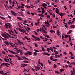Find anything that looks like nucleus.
Masks as SVG:
<instances>
[{
    "instance_id": "4c0bfd02",
    "label": "nucleus",
    "mask_w": 75,
    "mask_h": 75,
    "mask_svg": "<svg viewBox=\"0 0 75 75\" xmlns=\"http://www.w3.org/2000/svg\"><path fill=\"white\" fill-rule=\"evenodd\" d=\"M50 50L52 52H53V48L52 47H50Z\"/></svg>"
},
{
    "instance_id": "4468645a",
    "label": "nucleus",
    "mask_w": 75,
    "mask_h": 75,
    "mask_svg": "<svg viewBox=\"0 0 75 75\" xmlns=\"http://www.w3.org/2000/svg\"><path fill=\"white\" fill-rule=\"evenodd\" d=\"M57 34L58 35H59L60 34V32H59V30H57Z\"/></svg>"
},
{
    "instance_id": "f03ea898",
    "label": "nucleus",
    "mask_w": 75,
    "mask_h": 75,
    "mask_svg": "<svg viewBox=\"0 0 75 75\" xmlns=\"http://www.w3.org/2000/svg\"><path fill=\"white\" fill-rule=\"evenodd\" d=\"M24 54H25V55H27L28 54V55H32V52H31L30 51H27L26 52V53H25Z\"/></svg>"
},
{
    "instance_id": "13d9d810",
    "label": "nucleus",
    "mask_w": 75,
    "mask_h": 75,
    "mask_svg": "<svg viewBox=\"0 0 75 75\" xmlns=\"http://www.w3.org/2000/svg\"><path fill=\"white\" fill-rule=\"evenodd\" d=\"M55 53L56 54V55H58V52H57V51H56Z\"/></svg>"
},
{
    "instance_id": "393cba45",
    "label": "nucleus",
    "mask_w": 75,
    "mask_h": 75,
    "mask_svg": "<svg viewBox=\"0 0 75 75\" xmlns=\"http://www.w3.org/2000/svg\"><path fill=\"white\" fill-rule=\"evenodd\" d=\"M57 66L56 65H55V64H54L53 65L54 68H57Z\"/></svg>"
},
{
    "instance_id": "4be33fe9",
    "label": "nucleus",
    "mask_w": 75,
    "mask_h": 75,
    "mask_svg": "<svg viewBox=\"0 0 75 75\" xmlns=\"http://www.w3.org/2000/svg\"><path fill=\"white\" fill-rule=\"evenodd\" d=\"M38 16H40V17H44V15L42 14H40L38 15Z\"/></svg>"
},
{
    "instance_id": "7ed1b4c3",
    "label": "nucleus",
    "mask_w": 75,
    "mask_h": 75,
    "mask_svg": "<svg viewBox=\"0 0 75 75\" xmlns=\"http://www.w3.org/2000/svg\"><path fill=\"white\" fill-rule=\"evenodd\" d=\"M32 37L34 38H35V39H36V40H38L39 41L40 40V38H38L37 37H35V36L34 35H32Z\"/></svg>"
},
{
    "instance_id": "de8ad7c7",
    "label": "nucleus",
    "mask_w": 75,
    "mask_h": 75,
    "mask_svg": "<svg viewBox=\"0 0 75 75\" xmlns=\"http://www.w3.org/2000/svg\"><path fill=\"white\" fill-rule=\"evenodd\" d=\"M6 35H8V37H11V36H10V35H9V34H8L6 33Z\"/></svg>"
},
{
    "instance_id": "052dcab7",
    "label": "nucleus",
    "mask_w": 75,
    "mask_h": 75,
    "mask_svg": "<svg viewBox=\"0 0 75 75\" xmlns=\"http://www.w3.org/2000/svg\"><path fill=\"white\" fill-rule=\"evenodd\" d=\"M34 33H35V34H36V35H38V33H37V32H35V31H34Z\"/></svg>"
},
{
    "instance_id": "b1692460",
    "label": "nucleus",
    "mask_w": 75,
    "mask_h": 75,
    "mask_svg": "<svg viewBox=\"0 0 75 75\" xmlns=\"http://www.w3.org/2000/svg\"><path fill=\"white\" fill-rule=\"evenodd\" d=\"M33 54L34 55H35V57H36V56H37V53L36 52H34L33 53Z\"/></svg>"
},
{
    "instance_id": "e433bc0d",
    "label": "nucleus",
    "mask_w": 75,
    "mask_h": 75,
    "mask_svg": "<svg viewBox=\"0 0 75 75\" xmlns=\"http://www.w3.org/2000/svg\"><path fill=\"white\" fill-rule=\"evenodd\" d=\"M6 27L7 28H8V25L7 24H5V25Z\"/></svg>"
},
{
    "instance_id": "49530a36",
    "label": "nucleus",
    "mask_w": 75,
    "mask_h": 75,
    "mask_svg": "<svg viewBox=\"0 0 75 75\" xmlns=\"http://www.w3.org/2000/svg\"><path fill=\"white\" fill-rule=\"evenodd\" d=\"M40 37L41 38V39H42V40H44V38H43V37L41 36H40Z\"/></svg>"
},
{
    "instance_id": "f704fd0d",
    "label": "nucleus",
    "mask_w": 75,
    "mask_h": 75,
    "mask_svg": "<svg viewBox=\"0 0 75 75\" xmlns=\"http://www.w3.org/2000/svg\"><path fill=\"white\" fill-rule=\"evenodd\" d=\"M42 51H45V49L43 47H42Z\"/></svg>"
},
{
    "instance_id": "bf43d9fd",
    "label": "nucleus",
    "mask_w": 75,
    "mask_h": 75,
    "mask_svg": "<svg viewBox=\"0 0 75 75\" xmlns=\"http://www.w3.org/2000/svg\"><path fill=\"white\" fill-rule=\"evenodd\" d=\"M64 8H65V10H67V7H66V6H64Z\"/></svg>"
},
{
    "instance_id": "603ef678",
    "label": "nucleus",
    "mask_w": 75,
    "mask_h": 75,
    "mask_svg": "<svg viewBox=\"0 0 75 75\" xmlns=\"http://www.w3.org/2000/svg\"><path fill=\"white\" fill-rule=\"evenodd\" d=\"M38 59L39 60H38V62H39V64H41V62H40V59Z\"/></svg>"
},
{
    "instance_id": "0e129e2a",
    "label": "nucleus",
    "mask_w": 75,
    "mask_h": 75,
    "mask_svg": "<svg viewBox=\"0 0 75 75\" xmlns=\"http://www.w3.org/2000/svg\"><path fill=\"white\" fill-rule=\"evenodd\" d=\"M41 9L42 10V11L43 10H44V9L42 7H41Z\"/></svg>"
},
{
    "instance_id": "a19ab883",
    "label": "nucleus",
    "mask_w": 75,
    "mask_h": 75,
    "mask_svg": "<svg viewBox=\"0 0 75 75\" xmlns=\"http://www.w3.org/2000/svg\"><path fill=\"white\" fill-rule=\"evenodd\" d=\"M9 44L11 45L13 47H14V46L12 45V43L9 42Z\"/></svg>"
},
{
    "instance_id": "864d4df0",
    "label": "nucleus",
    "mask_w": 75,
    "mask_h": 75,
    "mask_svg": "<svg viewBox=\"0 0 75 75\" xmlns=\"http://www.w3.org/2000/svg\"><path fill=\"white\" fill-rule=\"evenodd\" d=\"M27 65H28L27 64H25L23 65V67H25L26 66H27Z\"/></svg>"
},
{
    "instance_id": "bb28decb",
    "label": "nucleus",
    "mask_w": 75,
    "mask_h": 75,
    "mask_svg": "<svg viewBox=\"0 0 75 75\" xmlns=\"http://www.w3.org/2000/svg\"><path fill=\"white\" fill-rule=\"evenodd\" d=\"M17 19H18V20H20V21L22 20V19L20 17H17Z\"/></svg>"
},
{
    "instance_id": "09e8293b",
    "label": "nucleus",
    "mask_w": 75,
    "mask_h": 75,
    "mask_svg": "<svg viewBox=\"0 0 75 75\" xmlns=\"http://www.w3.org/2000/svg\"><path fill=\"white\" fill-rule=\"evenodd\" d=\"M34 44L35 45V47H38V45H37V44H36V43H34Z\"/></svg>"
},
{
    "instance_id": "338daca9",
    "label": "nucleus",
    "mask_w": 75,
    "mask_h": 75,
    "mask_svg": "<svg viewBox=\"0 0 75 75\" xmlns=\"http://www.w3.org/2000/svg\"><path fill=\"white\" fill-rule=\"evenodd\" d=\"M64 15L63 13H61V14H60V16H63Z\"/></svg>"
},
{
    "instance_id": "2f4dec72",
    "label": "nucleus",
    "mask_w": 75,
    "mask_h": 75,
    "mask_svg": "<svg viewBox=\"0 0 75 75\" xmlns=\"http://www.w3.org/2000/svg\"><path fill=\"white\" fill-rule=\"evenodd\" d=\"M70 57V58L71 59H74V56H71Z\"/></svg>"
},
{
    "instance_id": "f3484780",
    "label": "nucleus",
    "mask_w": 75,
    "mask_h": 75,
    "mask_svg": "<svg viewBox=\"0 0 75 75\" xmlns=\"http://www.w3.org/2000/svg\"><path fill=\"white\" fill-rule=\"evenodd\" d=\"M75 71L74 70H73V71L71 70V75H73V74H74V73L75 72Z\"/></svg>"
},
{
    "instance_id": "a18cd8bd",
    "label": "nucleus",
    "mask_w": 75,
    "mask_h": 75,
    "mask_svg": "<svg viewBox=\"0 0 75 75\" xmlns=\"http://www.w3.org/2000/svg\"><path fill=\"white\" fill-rule=\"evenodd\" d=\"M51 60H52V61H55V62H56V61H57L58 60H57V59H55L54 60L51 59Z\"/></svg>"
},
{
    "instance_id": "473e14b6",
    "label": "nucleus",
    "mask_w": 75,
    "mask_h": 75,
    "mask_svg": "<svg viewBox=\"0 0 75 75\" xmlns=\"http://www.w3.org/2000/svg\"><path fill=\"white\" fill-rule=\"evenodd\" d=\"M23 62H25V63H29L28 62L27 60H25Z\"/></svg>"
},
{
    "instance_id": "2eb2a0df",
    "label": "nucleus",
    "mask_w": 75,
    "mask_h": 75,
    "mask_svg": "<svg viewBox=\"0 0 75 75\" xmlns=\"http://www.w3.org/2000/svg\"><path fill=\"white\" fill-rule=\"evenodd\" d=\"M59 9H58V8H56V13H59Z\"/></svg>"
},
{
    "instance_id": "f257e3e1",
    "label": "nucleus",
    "mask_w": 75,
    "mask_h": 75,
    "mask_svg": "<svg viewBox=\"0 0 75 75\" xmlns=\"http://www.w3.org/2000/svg\"><path fill=\"white\" fill-rule=\"evenodd\" d=\"M40 32L42 31V33H44L45 34H46L47 33V32H46L45 30H44L43 28H40Z\"/></svg>"
},
{
    "instance_id": "e2e57ef3",
    "label": "nucleus",
    "mask_w": 75,
    "mask_h": 75,
    "mask_svg": "<svg viewBox=\"0 0 75 75\" xmlns=\"http://www.w3.org/2000/svg\"><path fill=\"white\" fill-rule=\"evenodd\" d=\"M48 62H49V64L50 65L51 64V61L48 60Z\"/></svg>"
},
{
    "instance_id": "a878e982",
    "label": "nucleus",
    "mask_w": 75,
    "mask_h": 75,
    "mask_svg": "<svg viewBox=\"0 0 75 75\" xmlns=\"http://www.w3.org/2000/svg\"><path fill=\"white\" fill-rule=\"evenodd\" d=\"M70 27L71 28H75V25H73L71 26H70Z\"/></svg>"
},
{
    "instance_id": "9b49d317",
    "label": "nucleus",
    "mask_w": 75,
    "mask_h": 75,
    "mask_svg": "<svg viewBox=\"0 0 75 75\" xmlns=\"http://www.w3.org/2000/svg\"><path fill=\"white\" fill-rule=\"evenodd\" d=\"M0 74H2L3 75H7V73H3V71H0Z\"/></svg>"
},
{
    "instance_id": "37998d69",
    "label": "nucleus",
    "mask_w": 75,
    "mask_h": 75,
    "mask_svg": "<svg viewBox=\"0 0 75 75\" xmlns=\"http://www.w3.org/2000/svg\"><path fill=\"white\" fill-rule=\"evenodd\" d=\"M55 72L57 74H60V72H59L57 71H55Z\"/></svg>"
},
{
    "instance_id": "f8f14e48",
    "label": "nucleus",
    "mask_w": 75,
    "mask_h": 75,
    "mask_svg": "<svg viewBox=\"0 0 75 75\" xmlns=\"http://www.w3.org/2000/svg\"><path fill=\"white\" fill-rule=\"evenodd\" d=\"M15 56H16V57H17L18 60H22V59L20 57H19V56L16 55H15Z\"/></svg>"
},
{
    "instance_id": "9d476101",
    "label": "nucleus",
    "mask_w": 75,
    "mask_h": 75,
    "mask_svg": "<svg viewBox=\"0 0 75 75\" xmlns=\"http://www.w3.org/2000/svg\"><path fill=\"white\" fill-rule=\"evenodd\" d=\"M15 49L16 50V51L18 53H20V52H21V50H20V49L18 50V48L17 47H15Z\"/></svg>"
},
{
    "instance_id": "dca6fc26",
    "label": "nucleus",
    "mask_w": 75,
    "mask_h": 75,
    "mask_svg": "<svg viewBox=\"0 0 75 75\" xmlns=\"http://www.w3.org/2000/svg\"><path fill=\"white\" fill-rule=\"evenodd\" d=\"M8 56L9 57H11V58H14L15 57V56L13 55H8Z\"/></svg>"
},
{
    "instance_id": "c9c22d12",
    "label": "nucleus",
    "mask_w": 75,
    "mask_h": 75,
    "mask_svg": "<svg viewBox=\"0 0 75 75\" xmlns=\"http://www.w3.org/2000/svg\"><path fill=\"white\" fill-rule=\"evenodd\" d=\"M34 50L35 51V52H40L39 51L37 50L36 49H34Z\"/></svg>"
},
{
    "instance_id": "a211bd4d",
    "label": "nucleus",
    "mask_w": 75,
    "mask_h": 75,
    "mask_svg": "<svg viewBox=\"0 0 75 75\" xmlns=\"http://www.w3.org/2000/svg\"><path fill=\"white\" fill-rule=\"evenodd\" d=\"M43 35H44V36L46 37H47V38H50V37L49 36V35H47L44 34Z\"/></svg>"
},
{
    "instance_id": "ea45409f",
    "label": "nucleus",
    "mask_w": 75,
    "mask_h": 75,
    "mask_svg": "<svg viewBox=\"0 0 75 75\" xmlns=\"http://www.w3.org/2000/svg\"><path fill=\"white\" fill-rule=\"evenodd\" d=\"M45 13V10L42 11V14H44Z\"/></svg>"
},
{
    "instance_id": "69168bd1",
    "label": "nucleus",
    "mask_w": 75,
    "mask_h": 75,
    "mask_svg": "<svg viewBox=\"0 0 75 75\" xmlns=\"http://www.w3.org/2000/svg\"><path fill=\"white\" fill-rule=\"evenodd\" d=\"M47 18H50V16L49 15H47Z\"/></svg>"
},
{
    "instance_id": "0eeeda50",
    "label": "nucleus",
    "mask_w": 75,
    "mask_h": 75,
    "mask_svg": "<svg viewBox=\"0 0 75 75\" xmlns=\"http://www.w3.org/2000/svg\"><path fill=\"white\" fill-rule=\"evenodd\" d=\"M6 24H8V26L9 27V28L10 29V30H12V29L11 28L12 25H11V24H10L9 23H6Z\"/></svg>"
},
{
    "instance_id": "6e6d98bb",
    "label": "nucleus",
    "mask_w": 75,
    "mask_h": 75,
    "mask_svg": "<svg viewBox=\"0 0 75 75\" xmlns=\"http://www.w3.org/2000/svg\"><path fill=\"white\" fill-rule=\"evenodd\" d=\"M47 24L49 26H50V23H49V22H48V21H47Z\"/></svg>"
},
{
    "instance_id": "20e7f679",
    "label": "nucleus",
    "mask_w": 75,
    "mask_h": 75,
    "mask_svg": "<svg viewBox=\"0 0 75 75\" xmlns=\"http://www.w3.org/2000/svg\"><path fill=\"white\" fill-rule=\"evenodd\" d=\"M16 29H18V31H20V32L24 33V32H23V31H24V29H21L18 28H16Z\"/></svg>"
},
{
    "instance_id": "423d86ee",
    "label": "nucleus",
    "mask_w": 75,
    "mask_h": 75,
    "mask_svg": "<svg viewBox=\"0 0 75 75\" xmlns=\"http://www.w3.org/2000/svg\"><path fill=\"white\" fill-rule=\"evenodd\" d=\"M10 12L11 13V14H12V15H13V16H16L17 15L16 14V13H15L14 12L12 11H10Z\"/></svg>"
},
{
    "instance_id": "3c124183",
    "label": "nucleus",
    "mask_w": 75,
    "mask_h": 75,
    "mask_svg": "<svg viewBox=\"0 0 75 75\" xmlns=\"http://www.w3.org/2000/svg\"><path fill=\"white\" fill-rule=\"evenodd\" d=\"M63 54H64V55H67V53H66L65 52H63Z\"/></svg>"
},
{
    "instance_id": "39448f33",
    "label": "nucleus",
    "mask_w": 75,
    "mask_h": 75,
    "mask_svg": "<svg viewBox=\"0 0 75 75\" xmlns=\"http://www.w3.org/2000/svg\"><path fill=\"white\" fill-rule=\"evenodd\" d=\"M2 64L6 66V67H9V66L8 65H10V64L8 63H3Z\"/></svg>"
},
{
    "instance_id": "ddd939ff",
    "label": "nucleus",
    "mask_w": 75,
    "mask_h": 75,
    "mask_svg": "<svg viewBox=\"0 0 75 75\" xmlns=\"http://www.w3.org/2000/svg\"><path fill=\"white\" fill-rule=\"evenodd\" d=\"M42 54V55H48V56L50 55V54H49V53H47L46 52H44Z\"/></svg>"
},
{
    "instance_id": "c756f323",
    "label": "nucleus",
    "mask_w": 75,
    "mask_h": 75,
    "mask_svg": "<svg viewBox=\"0 0 75 75\" xmlns=\"http://www.w3.org/2000/svg\"><path fill=\"white\" fill-rule=\"evenodd\" d=\"M0 18L1 19H2V20H5V18L4 17H1V16H0Z\"/></svg>"
},
{
    "instance_id": "4d7b16f0",
    "label": "nucleus",
    "mask_w": 75,
    "mask_h": 75,
    "mask_svg": "<svg viewBox=\"0 0 75 75\" xmlns=\"http://www.w3.org/2000/svg\"><path fill=\"white\" fill-rule=\"evenodd\" d=\"M64 26L66 28H68V26L67 25H65Z\"/></svg>"
},
{
    "instance_id": "aec40b11",
    "label": "nucleus",
    "mask_w": 75,
    "mask_h": 75,
    "mask_svg": "<svg viewBox=\"0 0 75 75\" xmlns=\"http://www.w3.org/2000/svg\"><path fill=\"white\" fill-rule=\"evenodd\" d=\"M42 6H47L48 5L47 4H45V3H44V4H43L42 5Z\"/></svg>"
},
{
    "instance_id": "cd10ccee",
    "label": "nucleus",
    "mask_w": 75,
    "mask_h": 75,
    "mask_svg": "<svg viewBox=\"0 0 75 75\" xmlns=\"http://www.w3.org/2000/svg\"><path fill=\"white\" fill-rule=\"evenodd\" d=\"M69 54H70L71 55V57L74 56V55H73V54H72V52H69Z\"/></svg>"
},
{
    "instance_id": "1a4fd4ad",
    "label": "nucleus",
    "mask_w": 75,
    "mask_h": 75,
    "mask_svg": "<svg viewBox=\"0 0 75 75\" xmlns=\"http://www.w3.org/2000/svg\"><path fill=\"white\" fill-rule=\"evenodd\" d=\"M34 67L35 68V69L37 71L38 70H39V69H40V67L38 66H35Z\"/></svg>"
},
{
    "instance_id": "c03bdc74",
    "label": "nucleus",
    "mask_w": 75,
    "mask_h": 75,
    "mask_svg": "<svg viewBox=\"0 0 75 75\" xmlns=\"http://www.w3.org/2000/svg\"><path fill=\"white\" fill-rule=\"evenodd\" d=\"M52 16L53 17H55V15L54 14H53L52 15Z\"/></svg>"
},
{
    "instance_id": "8fccbe9b",
    "label": "nucleus",
    "mask_w": 75,
    "mask_h": 75,
    "mask_svg": "<svg viewBox=\"0 0 75 75\" xmlns=\"http://www.w3.org/2000/svg\"><path fill=\"white\" fill-rule=\"evenodd\" d=\"M6 34H2L1 35L3 37H4V36H5Z\"/></svg>"
},
{
    "instance_id": "5701e85b",
    "label": "nucleus",
    "mask_w": 75,
    "mask_h": 75,
    "mask_svg": "<svg viewBox=\"0 0 75 75\" xmlns=\"http://www.w3.org/2000/svg\"><path fill=\"white\" fill-rule=\"evenodd\" d=\"M72 31L71 30H70L69 31V32L67 33V34H71V33H72Z\"/></svg>"
},
{
    "instance_id": "680f3d73",
    "label": "nucleus",
    "mask_w": 75,
    "mask_h": 75,
    "mask_svg": "<svg viewBox=\"0 0 75 75\" xmlns=\"http://www.w3.org/2000/svg\"><path fill=\"white\" fill-rule=\"evenodd\" d=\"M45 8V9H47V7L45 6H42Z\"/></svg>"
},
{
    "instance_id": "774afa93",
    "label": "nucleus",
    "mask_w": 75,
    "mask_h": 75,
    "mask_svg": "<svg viewBox=\"0 0 75 75\" xmlns=\"http://www.w3.org/2000/svg\"><path fill=\"white\" fill-rule=\"evenodd\" d=\"M17 24H18V25L19 26L20 25V23L18 22V23Z\"/></svg>"
},
{
    "instance_id": "6ab92c4d",
    "label": "nucleus",
    "mask_w": 75,
    "mask_h": 75,
    "mask_svg": "<svg viewBox=\"0 0 75 75\" xmlns=\"http://www.w3.org/2000/svg\"><path fill=\"white\" fill-rule=\"evenodd\" d=\"M25 38L26 39V40H29V41H30V40H31V39H30V38H28L26 36H25Z\"/></svg>"
},
{
    "instance_id": "c85d7f7f",
    "label": "nucleus",
    "mask_w": 75,
    "mask_h": 75,
    "mask_svg": "<svg viewBox=\"0 0 75 75\" xmlns=\"http://www.w3.org/2000/svg\"><path fill=\"white\" fill-rule=\"evenodd\" d=\"M4 37L6 38H8V37L6 34L5 35Z\"/></svg>"
},
{
    "instance_id": "72a5a7b5",
    "label": "nucleus",
    "mask_w": 75,
    "mask_h": 75,
    "mask_svg": "<svg viewBox=\"0 0 75 75\" xmlns=\"http://www.w3.org/2000/svg\"><path fill=\"white\" fill-rule=\"evenodd\" d=\"M64 71V70L62 69H61L60 70V71L61 72H62L63 71Z\"/></svg>"
},
{
    "instance_id": "6e6552de",
    "label": "nucleus",
    "mask_w": 75,
    "mask_h": 75,
    "mask_svg": "<svg viewBox=\"0 0 75 75\" xmlns=\"http://www.w3.org/2000/svg\"><path fill=\"white\" fill-rule=\"evenodd\" d=\"M17 41H18L19 44H22L23 46H24V43H23L22 42L20 41V40H18V39H17Z\"/></svg>"
},
{
    "instance_id": "5fc2aeb1",
    "label": "nucleus",
    "mask_w": 75,
    "mask_h": 75,
    "mask_svg": "<svg viewBox=\"0 0 75 75\" xmlns=\"http://www.w3.org/2000/svg\"><path fill=\"white\" fill-rule=\"evenodd\" d=\"M69 41H71V37H69Z\"/></svg>"
},
{
    "instance_id": "412c9836",
    "label": "nucleus",
    "mask_w": 75,
    "mask_h": 75,
    "mask_svg": "<svg viewBox=\"0 0 75 75\" xmlns=\"http://www.w3.org/2000/svg\"><path fill=\"white\" fill-rule=\"evenodd\" d=\"M4 43H5V44H6V45H9V43L8 42H7V41H5L4 42Z\"/></svg>"
},
{
    "instance_id": "79ce46f5",
    "label": "nucleus",
    "mask_w": 75,
    "mask_h": 75,
    "mask_svg": "<svg viewBox=\"0 0 75 75\" xmlns=\"http://www.w3.org/2000/svg\"><path fill=\"white\" fill-rule=\"evenodd\" d=\"M4 60L5 61H6V62H8V61L7 60V58H4Z\"/></svg>"
},
{
    "instance_id": "7c9ffc66",
    "label": "nucleus",
    "mask_w": 75,
    "mask_h": 75,
    "mask_svg": "<svg viewBox=\"0 0 75 75\" xmlns=\"http://www.w3.org/2000/svg\"><path fill=\"white\" fill-rule=\"evenodd\" d=\"M11 53H12V54H16V53L14 51H11Z\"/></svg>"
},
{
    "instance_id": "58836bf2",
    "label": "nucleus",
    "mask_w": 75,
    "mask_h": 75,
    "mask_svg": "<svg viewBox=\"0 0 75 75\" xmlns=\"http://www.w3.org/2000/svg\"><path fill=\"white\" fill-rule=\"evenodd\" d=\"M47 50L48 52H50V48H47Z\"/></svg>"
}]
</instances>
